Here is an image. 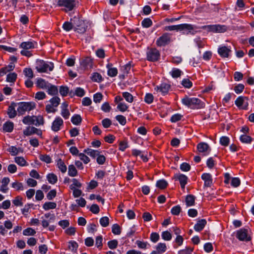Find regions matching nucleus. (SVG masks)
I'll use <instances>...</instances> for the list:
<instances>
[{
	"label": "nucleus",
	"mask_w": 254,
	"mask_h": 254,
	"mask_svg": "<svg viewBox=\"0 0 254 254\" xmlns=\"http://www.w3.org/2000/svg\"><path fill=\"white\" fill-rule=\"evenodd\" d=\"M183 105L192 109H199L204 107L205 104L201 100L197 98H190L185 96L182 99Z\"/></svg>",
	"instance_id": "obj_1"
},
{
	"label": "nucleus",
	"mask_w": 254,
	"mask_h": 254,
	"mask_svg": "<svg viewBox=\"0 0 254 254\" xmlns=\"http://www.w3.org/2000/svg\"><path fill=\"white\" fill-rule=\"evenodd\" d=\"M197 27L195 25H193L190 24H181L179 25H170L165 27L164 29L166 31H179V30H187L188 32L187 33V34H191L194 35L197 32L196 29Z\"/></svg>",
	"instance_id": "obj_2"
},
{
	"label": "nucleus",
	"mask_w": 254,
	"mask_h": 254,
	"mask_svg": "<svg viewBox=\"0 0 254 254\" xmlns=\"http://www.w3.org/2000/svg\"><path fill=\"white\" fill-rule=\"evenodd\" d=\"M54 64L52 62H45L42 60H37L36 62V69L40 73H48L53 70Z\"/></svg>",
	"instance_id": "obj_3"
},
{
	"label": "nucleus",
	"mask_w": 254,
	"mask_h": 254,
	"mask_svg": "<svg viewBox=\"0 0 254 254\" xmlns=\"http://www.w3.org/2000/svg\"><path fill=\"white\" fill-rule=\"evenodd\" d=\"M37 43L33 40L22 42L19 46V47L23 49L21 51L20 54L22 56L30 57L32 56V54L29 50L35 49Z\"/></svg>",
	"instance_id": "obj_4"
},
{
	"label": "nucleus",
	"mask_w": 254,
	"mask_h": 254,
	"mask_svg": "<svg viewBox=\"0 0 254 254\" xmlns=\"http://www.w3.org/2000/svg\"><path fill=\"white\" fill-rule=\"evenodd\" d=\"M22 122L26 125H34L36 127L43 125L44 123V118L42 116H26L22 120Z\"/></svg>",
	"instance_id": "obj_5"
},
{
	"label": "nucleus",
	"mask_w": 254,
	"mask_h": 254,
	"mask_svg": "<svg viewBox=\"0 0 254 254\" xmlns=\"http://www.w3.org/2000/svg\"><path fill=\"white\" fill-rule=\"evenodd\" d=\"M36 107V104L33 102H21L18 104L17 111L20 115H22L26 112H30Z\"/></svg>",
	"instance_id": "obj_6"
},
{
	"label": "nucleus",
	"mask_w": 254,
	"mask_h": 254,
	"mask_svg": "<svg viewBox=\"0 0 254 254\" xmlns=\"http://www.w3.org/2000/svg\"><path fill=\"white\" fill-rule=\"evenodd\" d=\"M201 28L207 30L208 32L222 33L226 31L227 28L225 25L219 24L204 25Z\"/></svg>",
	"instance_id": "obj_7"
},
{
	"label": "nucleus",
	"mask_w": 254,
	"mask_h": 254,
	"mask_svg": "<svg viewBox=\"0 0 254 254\" xmlns=\"http://www.w3.org/2000/svg\"><path fill=\"white\" fill-rule=\"evenodd\" d=\"M171 37L170 34L164 33L157 39L156 44L158 47H164L171 42Z\"/></svg>",
	"instance_id": "obj_8"
},
{
	"label": "nucleus",
	"mask_w": 254,
	"mask_h": 254,
	"mask_svg": "<svg viewBox=\"0 0 254 254\" xmlns=\"http://www.w3.org/2000/svg\"><path fill=\"white\" fill-rule=\"evenodd\" d=\"M76 4L75 0H59L58 5L60 6L64 7L65 11L72 10Z\"/></svg>",
	"instance_id": "obj_9"
},
{
	"label": "nucleus",
	"mask_w": 254,
	"mask_h": 254,
	"mask_svg": "<svg viewBox=\"0 0 254 254\" xmlns=\"http://www.w3.org/2000/svg\"><path fill=\"white\" fill-rule=\"evenodd\" d=\"M248 98L245 96H239L235 101L237 107L241 110H247L249 106Z\"/></svg>",
	"instance_id": "obj_10"
},
{
	"label": "nucleus",
	"mask_w": 254,
	"mask_h": 254,
	"mask_svg": "<svg viewBox=\"0 0 254 254\" xmlns=\"http://www.w3.org/2000/svg\"><path fill=\"white\" fill-rule=\"evenodd\" d=\"M249 229L242 228L237 231L236 237L242 241H249L251 237L248 234Z\"/></svg>",
	"instance_id": "obj_11"
},
{
	"label": "nucleus",
	"mask_w": 254,
	"mask_h": 254,
	"mask_svg": "<svg viewBox=\"0 0 254 254\" xmlns=\"http://www.w3.org/2000/svg\"><path fill=\"white\" fill-rule=\"evenodd\" d=\"M147 59L151 62L157 61L160 58V52L155 48H151L147 52Z\"/></svg>",
	"instance_id": "obj_12"
},
{
	"label": "nucleus",
	"mask_w": 254,
	"mask_h": 254,
	"mask_svg": "<svg viewBox=\"0 0 254 254\" xmlns=\"http://www.w3.org/2000/svg\"><path fill=\"white\" fill-rule=\"evenodd\" d=\"M74 25H75L74 30L79 33H84L87 29V26L85 22L77 18H75L73 20Z\"/></svg>",
	"instance_id": "obj_13"
},
{
	"label": "nucleus",
	"mask_w": 254,
	"mask_h": 254,
	"mask_svg": "<svg viewBox=\"0 0 254 254\" xmlns=\"http://www.w3.org/2000/svg\"><path fill=\"white\" fill-rule=\"evenodd\" d=\"M64 126L63 120L59 116L56 117L53 122L51 126V129L55 132H57L61 130Z\"/></svg>",
	"instance_id": "obj_14"
},
{
	"label": "nucleus",
	"mask_w": 254,
	"mask_h": 254,
	"mask_svg": "<svg viewBox=\"0 0 254 254\" xmlns=\"http://www.w3.org/2000/svg\"><path fill=\"white\" fill-rule=\"evenodd\" d=\"M170 88V85L166 83H162L155 87L154 90L157 92L161 93L162 95H166Z\"/></svg>",
	"instance_id": "obj_15"
},
{
	"label": "nucleus",
	"mask_w": 254,
	"mask_h": 254,
	"mask_svg": "<svg viewBox=\"0 0 254 254\" xmlns=\"http://www.w3.org/2000/svg\"><path fill=\"white\" fill-rule=\"evenodd\" d=\"M23 134L26 136H29L33 134L41 136L42 132L41 130L34 127H27L23 130Z\"/></svg>",
	"instance_id": "obj_16"
},
{
	"label": "nucleus",
	"mask_w": 254,
	"mask_h": 254,
	"mask_svg": "<svg viewBox=\"0 0 254 254\" xmlns=\"http://www.w3.org/2000/svg\"><path fill=\"white\" fill-rule=\"evenodd\" d=\"M198 151L200 153H202L204 155H208L210 152V148L208 144L205 142H200L197 145Z\"/></svg>",
	"instance_id": "obj_17"
},
{
	"label": "nucleus",
	"mask_w": 254,
	"mask_h": 254,
	"mask_svg": "<svg viewBox=\"0 0 254 254\" xmlns=\"http://www.w3.org/2000/svg\"><path fill=\"white\" fill-rule=\"evenodd\" d=\"M175 178L179 181L181 188L184 189L188 183V177L184 174H178L175 175Z\"/></svg>",
	"instance_id": "obj_18"
},
{
	"label": "nucleus",
	"mask_w": 254,
	"mask_h": 254,
	"mask_svg": "<svg viewBox=\"0 0 254 254\" xmlns=\"http://www.w3.org/2000/svg\"><path fill=\"white\" fill-rule=\"evenodd\" d=\"M201 179L204 182V186L210 187L212 184V177L209 173H203L201 175Z\"/></svg>",
	"instance_id": "obj_19"
},
{
	"label": "nucleus",
	"mask_w": 254,
	"mask_h": 254,
	"mask_svg": "<svg viewBox=\"0 0 254 254\" xmlns=\"http://www.w3.org/2000/svg\"><path fill=\"white\" fill-rule=\"evenodd\" d=\"M231 52L230 48L226 46H221L218 49V53L221 57L227 58Z\"/></svg>",
	"instance_id": "obj_20"
},
{
	"label": "nucleus",
	"mask_w": 254,
	"mask_h": 254,
	"mask_svg": "<svg viewBox=\"0 0 254 254\" xmlns=\"http://www.w3.org/2000/svg\"><path fill=\"white\" fill-rule=\"evenodd\" d=\"M49 83H50L41 78H38L36 79V85L40 88L46 90V88H48Z\"/></svg>",
	"instance_id": "obj_21"
},
{
	"label": "nucleus",
	"mask_w": 254,
	"mask_h": 254,
	"mask_svg": "<svg viewBox=\"0 0 254 254\" xmlns=\"http://www.w3.org/2000/svg\"><path fill=\"white\" fill-rule=\"evenodd\" d=\"M10 182V179L8 177H4L1 181V185L0 188V191L3 193H6L8 190L7 186Z\"/></svg>",
	"instance_id": "obj_22"
},
{
	"label": "nucleus",
	"mask_w": 254,
	"mask_h": 254,
	"mask_svg": "<svg viewBox=\"0 0 254 254\" xmlns=\"http://www.w3.org/2000/svg\"><path fill=\"white\" fill-rule=\"evenodd\" d=\"M206 224V221L205 219L199 220L194 226V229L197 232H199L204 228Z\"/></svg>",
	"instance_id": "obj_23"
},
{
	"label": "nucleus",
	"mask_w": 254,
	"mask_h": 254,
	"mask_svg": "<svg viewBox=\"0 0 254 254\" xmlns=\"http://www.w3.org/2000/svg\"><path fill=\"white\" fill-rule=\"evenodd\" d=\"M106 66L108 68V75L109 76L115 77L117 75L118 69L117 68L112 67V65L110 64H108Z\"/></svg>",
	"instance_id": "obj_24"
},
{
	"label": "nucleus",
	"mask_w": 254,
	"mask_h": 254,
	"mask_svg": "<svg viewBox=\"0 0 254 254\" xmlns=\"http://www.w3.org/2000/svg\"><path fill=\"white\" fill-rule=\"evenodd\" d=\"M80 64L85 68H91L92 66V61L90 58L86 57L82 60Z\"/></svg>",
	"instance_id": "obj_25"
},
{
	"label": "nucleus",
	"mask_w": 254,
	"mask_h": 254,
	"mask_svg": "<svg viewBox=\"0 0 254 254\" xmlns=\"http://www.w3.org/2000/svg\"><path fill=\"white\" fill-rule=\"evenodd\" d=\"M14 124L12 122L7 121L3 126V129L5 132H11L13 129Z\"/></svg>",
	"instance_id": "obj_26"
},
{
	"label": "nucleus",
	"mask_w": 254,
	"mask_h": 254,
	"mask_svg": "<svg viewBox=\"0 0 254 254\" xmlns=\"http://www.w3.org/2000/svg\"><path fill=\"white\" fill-rule=\"evenodd\" d=\"M84 152L86 153L87 155H89L90 157L93 158H95L98 156L99 154L100 153L99 151L98 150H93L90 148H87L84 150Z\"/></svg>",
	"instance_id": "obj_27"
},
{
	"label": "nucleus",
	"mask_w": 254,
	"mask_h": 254,
	"mask_svg": "<svg viewBox=\"0 0 254 254\" xmlns=\"http://www.w3.org/2000/svg\"><path fill=\"white\" fill-rule=\"evenodd\" d=\"M8 151L11 155L15 156L18 154L19 152H22V150L20 148H17L14 146H10L7 148Z\"/></svg>",
	"instance_id": "obj_28"
},
{
	"label": "nucleus",
	"mask_w": 254,
	"mask_h": 254,
	"mask_svg": "<svg viewBox=\"0 0 254 254\" xmlns=\"http://www.w3.org/2000/svg\"><path fill=\"white\" fill-rule=\"evenodd\" d=\"M57 166L59 170L62 172V173H64L66 172L67 167L64 161L61 159H59L58 160Z\"/></svg>",
	"instance_id": "obj_29"
},
{
	"label": "nucleus",
	"mask_w": 254,
	"mask_h": 254,
	"mask_svg": "<svg viewBox=\"0 0 254 254\" xmlns=\"http://www.w3.org/2000/svg\"><path fill=\"white\" fill-rule=\"evenodd\" d=\"M49 94L51 95H56L58 93V88L55 85H52L49 83L48 85V88H46Z\"/></svg>",
	"instance_id": "obj_30"
},
{
	"label": "nucleus",
	"mask_w": 254,
	"mask_h": 254,
	"mask_svg": "<svg viewBox=\"0 0 254 254\" xmlns=\"http://www.w3.org/2000/svg\"><path fill=\"white\" fill-rule=\"evenodd\" d=\"M47 179L49 183L51 184H55L58 181L57 176L53 173L48 174L47 175Z\"/></svg>",
	"instance_id": "obj_31"
},
{
	"label": "nucleus",
	"mask_w": 254,
	"mask_h": 254,
	"mask_svg": "<svg viewBox=\"0 0 254 254\" xmlns=\"http://www.w3.org/2000/svg\"><path fill=\"white\" fill-rule=\"evenodd\" d=\"M57 204L54 202H46L43 205V208L45 210L53 209L56 208Z\"/></svg>",
	"instance_id": "obj_32"
},
{
	"label": "nucleus",
	"mask_w": 254,
	"mask_h": 254,
	"mask_svg": "<svg viewBox=\"0 0 254 254\" xmlns=\"http://www.w3.org/2000/svg\"><path fill=\"white\" fill-rule=\"evenodd\" d=\"M7 114L10 118H13L16 116V112L14 106L13 105V104H11L8 107Z\"/></svg>",
	"instance_id": "obj_33"
},
{
	"label": "nucleus",
	"mask_w": 254,
	"mask_h": 254,
	"mask_svg": "<svg viewBox=\"0 0 254 254\" xmlns=\"http://www.w3.org/2000/svg\"><path fill=\"white\" fill-rule=\"evenodd\" d=\"M156 251L162 254L166 252L167 247L165 243H160L156 246Z\"/></svg>",
	"instance_id": "obj_34"
},
{
	"label": "nucleus",
	"mask_w": 254,
	"mask_h": 254,
	"mask_svg": "<svg viewBox=\"0 0 254 254\" xmlns=\"http://www.w3.org/2000/svg\"><path fill=\"white\" fill-rule=\"evenodd\" d=\"M240 140L243 143L248 144L251 143L253 139L250 136L243 134L240 136Z\"/></svg>",
	"instance_id": "obj_35"
},
{
	"label": "nucleus",
	"mask_w": 254,
	"mask_h": 254,
	"mask_svg": "<svg viewBox=\"0 0 254 254\" xmlns=\"http://www.w3.org/2000/svg\"><path fill=\"white\" fill-rule=\"evenodd\" d=\"M77 174V171L73 165H70L68 168V175L70 177H75Z\"/></svg>",
	"instance_id": "obj_36"
},
{
	"label": "nucleus",
	"mask_w": 254,
	"mask_h": 254,
	"mask_svg": "<svg viewBox=\"0 0 254 254\" xmlns=\"http://www.w3.org/2000/svg\"><path fill=\"white\" fill-rule=\"evenodd\" d=\"M81 117L79 115L75 114L71 118V122L75 125H78L81 122Z\"/></svg>",
	"instance_id": "obj_37"
},
{
	"label": "nucleus",
	"mask_w": 254,
	"mask_h": 254,
	"mask_svg": "<svg viewBox=\"0 0 254 254\" xmlns=\"http://www.w3.org/2000/svg\"><path fill=\"white\" fill-rule=\"evenodd\" d=\"M14 161L16 163L21 166H25L28 165L26 160L22 157H16L14 158Z\"/></svg>",
	"instance_id": "obj_38"
},
{
	"label": "nucleus",
	"mask_w": 254,
	"mask_h": 254,
	"mask_svg": "<svg viewBox=\"0 0 254 254\" xmlns=\"http://www.w3.org/2000/svg\"><path fill=\"white\" fill-rule=\"evenodd\" d=\"M183 72L179 69L173 68L170 72V73L173 78H178L180 76Z\"/></svg>",
	"instance_id": "obj_39"
},
{
	"label": "nucleus",
	"mask_w": 254,
	"mask_h": 254,
	"mask_svg": "<svg viewBox=\"0 0 254 254\" xmlns=\"http://www.w3.org/2000/svg\"><path fill=\"white\" fill-rule=\"evenodd\" d=\"M78 246V245L75 241H70L68 242V249L72 252H76Z\"/></svg>",
	"instance_id": "obj_40"
},
{
	"label": "nucleus",
	"mask_w": 254,
	"mask_h": 254,
	"mask_svg": "<svg viewBox=\"0 0 254 254\" xmlns=\"http://www.w3.org/2000/svg\"><path fill=\"white\" fill-rule=\"evenodd\" d=\"M195 197L192 195H189L186 197V202L188 206H190L194 205Z\"/></svg>",
	"instance_id": "obj_41"
},
{
	"label": "nucleus",
	"mask_w": 254,
	"mask_h": 254,
	"mask_svg": "<svg viewBox=\"0 0 254 254\" xmlns=\"http://www.w3.org/2000/svg\"><path fill=\"white\" fill-rule=\"evenodd\" d=\"M122 95L123 97L127 102L129 103H132L133 102V97L130 93L124 92L122 93Z\"/></svg>",
	"instance_id": "obj_42"
},
{
	"label": "nucleus",
	"mask_w": 254,
	"mask_h": 254,
	"mask_svg": "<svg viewBox=\"0 0 254 254\" xmlns=\"http://www.w3.org/2000/svg\"><path fill=\"white\" fill-rule=\"evenodd\" d=\"M168 186V183L165 180H160L156 183V187L161 189H164L166 188Z\"/></svg>",
	"instance_id": "obj_43"
},
{
	"label": "nucleus",
	"mask_w": 254,
	"mask_h": 254,
	"mask_svg": "<svg viewBox=\"0 0 254 254\" xmlns=\"http://www.w3.org/2000/svg\"><path fill=\"white\" fill-rule=\"evenodd\" d=\"M59 92L62 96H66L68 94L69 89L67 86H61L60 87Z\"/></svg>",
	"instance_id": "obj_44"
},
{
	"label": "nucleus",
	"mask_w": 254,
	"mask_h": 254,
	"mask_svg": "<svg viewBox=\"0 0 254 254\" xmlns=\"http://www.w3.org/2000/svg\"><path fill=\"white\" fill-rule=\"evenodd\" d=\"M136 244L139 249H146L147 246H150V245L147 242H143L137 240L136 241Z\"/></svg>",
	"instance_id": "obj_45"
},
{
	"label": "nucleus",
	"mask_w": 254,
	"mask_h": 254,
	"mask_svg": "<svg viewBox=\"0 0 254 254\" xmlns=\"http://www.w3.org/2000/svg\"><path fill=\"white\" fill-rule=\"evenodd\" d=\"M39 159L46 163H50L52 162L51 157L47 154H41L39 156Z\"/></svg>",
	"instance_id": "obj_46"
},
{
	"label": "nucleus",
	"mask_w": 254,
	"mask_h": 254,
	"mask_svg": "<svg viewBox=\"0 0 254 254\" xmlns=\"http://www.w3.org/2000/svg\"><path fill=\"white\" fill-rule=\"evenodd\" d=\"M182 85L185 88H190L192 86V83L189 79L185 78L181 82Z\"/></svg>",
	"instance_id": "obj_47"
},
{
	"label": "nucleus",
	"mask_w": 254,
	"mask_h": 254,
	"mask_svg": "<svg viewBox=\"0 0 254 254\" xmlns=\"http://www.w3.org/2000/svg\"><path fill=\"white\" fill-rule=\"evenodd\" d=\"M36 233V231L31 228H28L23 231L24 236H34Z\"/></svg>",
	"instance_id": "obj_48"
},
{
	"label": "nucleus",
	"mask_w": 254,
	"mask_h": 254,
	"mask_svg": "<svg viewBox=\"0 0 254 254\" xmlns=\"http://www.w3.org/2000/svg\"><path fill=\"white\" fill-rule=\"evenodd\" d=\"M142 26L144 28H148L152 24L151 20L149 18L144 19L141 22Z\"/></svg>",
	"instance_id": "obj_49"
},
{
	"label": "nucleus",
	"mask_w": 254,
	"mask_h": 254,
	"mask_svg": "<svg viewBox=\"0 0 254 254\" xmlns=\"http://www.w3.org/2000/svg\"><path fill=\"white\" fill-rule=\"evenodd\" d=\"M22 200V198L20 196H17L12 200V203L16 206H21L23 205Z\"/></svg>",
	"instance_id": "obj_50"
},
{
	"label": "nucleus",
	"mask_w": 254,
	"mask_h": 254,
	"mask_svg": "<svg viewBox=\"0 0 254 254\" xmlns=\"http://www.w3.org/2000/svg\"><path fill=\"white\" fill-rule=\"evenodd\" d=\"M60 99L58 97L55 96L53 97L50 99V103L54 106L55 107L57 108L60 103Z\"/></svg>",
	"instance_id": "obj_51"
},
{
	"label": "nucleus",
	"mask_w": 254,
	"mask_h": 254,
	"mask_svg": "<svg viewBox=\"0 0 254 254\" xmlns=\"http://www.w3.org/2000/svg\"><path fill=\"white\" fill-rule=\"evenodd\" d=\"M100 225L104 227H106L108 226L109 223V219L108 217L105 216L100 218L99 220Z\"/></svg>",
	"instance_id": "obj_52"
},
{
	"label": "nucleus",
	"mask_w": 254,
	"mask_h": 254,
	"mask_svg": "<svg viewBox=\"0 0 254 254\" xmlns=\"http://www.w3.org/2000/svg\"><path fill=\"white\" fill-rule=\"evenodd\" d=\"M17 78V74L14 73H10L7 75L6 80L9 82H13Z\"/></svg>",
	"instance_id": "obj_53"
},
{
	"label": "nucleus",
	"mask_w": 254,
	"mask_h": 254,
	"mask_svg": "<svg viewBox=\"0 0 254 254\" xmlns=\"http://www.w3.org/2000/svg\"><path fill=\"white\" fill-rule=\"evenodd\" d=\"M154 97L151 93L146 94L144 97V101L148 104L152 103L153 101Z\"/></svg>",
	"instance_id": "obj_54"
},
{
	"label": "nucleus",
	"mask_w": 254,
	"mask_h": 254,
	"mask_svg": "<svg viewBox=\"0 0 254 254\" xmlns=\"http://www.w3.org/2000/svg\"><path fill=\"white\" fill-rule=\"evenodd\" d=\"M23 73L25 76L28 77L30 79H31L33 77V72L31 68H26L23 70Z\"/></svg>",
	"instance_id": "obj_55"
},
{
	"label": "nucleus",
	"mask_w": 254,
	"mask_h": 254,
	"mask_svg": "<svg viewBox=\"0 0 254 254\" xmlns=\"http://www.w3.org/2000/svg\"><path fill=\"white\" fill-rule=\"evenodd\" d=\"M91 79L95 82H99L102 81V77L100 74L95 72L92 74Z\"/></svg>",
	"instance_id": "obj_56"
},
{
	"label": "nucleus",
	"mask_w": 254,
	"mask_h": 254,
	"mask_svg": "<svg viewBox=\"0 0 254 254\" xmlns=\"http://www.w3.org/2000/svg\"><path fill=\"white\" fill-rule=\"evenodd\" d=\"M85 93L84 90L81 87H77L75 89V95L78 97H83Z\"/></svg>",
	"instance_id": "obj_57"
},
{
	"label": "nucleus",
	"mask_w": 254,
	"mask_h": 254,
	"mask_svg": "<svg viewBox=\"0 0 254 254\" xmlns=\"http://www.w3.org/2000/svg\"><path fill=\"white\" fill-rule=\"evenodd\" d=\"M181 211V207L180 205H176L173 207L171 212L173 215H178Z\"/></svg>",
	"instance_id": "obj_58"
},
{
	"label": "nucleus",
	"mask_w": 254,
	"mask_h": 254,
	"mask_svg": "<svg viewBox=\"0 0 254 254\" xmlns=\"http://www.w3.org/2000/svg\"><path fill=\"white\" fill-rule=\"evenodd\" d=\"M11 187L16 190H23V186L21 183L15 182L11 184Z\"/></svg>",
	"instance_id": "obj_59"
},
{
	"label": "nucleus",
	"mask_w": 254,
	"mask_h": 254,
	"mask_svg": "<svg viewBox=\"0 0 254 254\" xmlns=\"http://www.w3.org/2000/svg\"><path fill=\"white\" fill-rule=\"evenodd\" d=\"M63 28L66 31H69L73 28V25L71 23L66 21L63 24Z\"/></svg>",
	"instance_id": "obj_60"
},
{
	"label": "nucleus",
	"mask_w": 254,
	"mask_h": 254,
	"mask_svg": "<svg viewBox=\"0 0 254 254\" xmlns=\"http://www.w3.org/2000/svg\"><path fill=\"white\" fill-rule=\"evenodd\" d=\"M161 236L162 239L165 241H170L172 239V235L171 233L167 231L163 232L162 233Z\"/></svg>",
	"instance_id": "obj_61"
},
{
	"label": "nucleus",
	"mask_w": 254,
	"mask_h": 254,
	"mask_svg": "<svg viewBox=\"0 0 254 254\" xmlns=\"http://www.w3.org/2000/svg\"><path fill=\"white\" fill-rule=\"evenodd\" d=\"M159 238V235L157 233L153 232L150 234V239L153 243H156Z\"/></svg>",
	"instance_id": "obj_62"
},
{
	"label": "nucleus",
	"mask_w": 254,
	"mask_h": 254,
	"mask_svg": "<svg viewBox=\"0 0 254 254\" xmlns=\"http://www.w3.org/2000/svg\"><path fill=\"white\" fill-rule=\"evenodd\" d=\"M127 108L128 106L127 105L123 102L119 103L117 106V109L122 112L126 111Z\"/></svg>",
	"instance_id": "obj_63"
},
{
	"label": "nucleus",
	"mask_w": 254,
	"mask_h": 254,
	"mask_svg": "<svg viewBox=\"0 0 254 254\" xmlns=\"http://www.w3.org/2000/svg\"><path fill=\"white\" fill-rule=\"evenodd\" d=\"M230 142V139L229 137L224 136L220 138V143L223 146H227L228 145Z\"/></svg>",
	"instance_id": "obj_64"
}]
</instances>
